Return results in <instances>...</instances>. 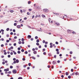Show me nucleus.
<instances>
[{"instance_id":"1","label":"nucleus","mask_w":79,"mask_h":79,"mask_svg":"<svg viewBox=\"0 0 79 79\" xmlns=\"http://www.w3.org/2000/svg\"><path fill=\"white\" fill-rule=\"evenodd\" d=\"M17 72V70L16 69H14L12 70V73L13 74H16Z\"/></svg>"},{"instance_id":"2","label":"nucleus","mask_w":79,"mask_h":79,"mask_svg":"<svg viewBox=\"0 0 79 79\" xmlns=\"http://www.w3.org/2000/svg\"><path fill=\"white\" fill-rule=\"evenodd\" d=\"M43 11L45 12V13H47L48 11V10L47 9H43Z\"/></svg>"},{"instance_id":"3","label":"nucleus","mask_w":79,"mask_h":79,"mask_svg":"<svg viewBox=\"0 0 79 79\" xmlns=\"http://www.w3.org/2000/svg\"><path fill=\"white\" fill-rule=\"evenodd\" d=\"M31 37H32V36H31V35H28L27 36V38L28 39H31Z\"/></svg>"},{"instance_id":"4","label":"nucleus","mask_w":79,"mask_h":79,"mask_svg":"<svg viewBox=\"0 0 79 79\" xmlns=\"http://www.w3.org/2000/svg\"><path fill=\"white\" fill-rule=\"evenodd\" d=\"M4 71H9V69L7 68L6 69H5Z\"/></svg>"},{"instance_id":"5","label":"nucleus","mask_w":79,"mask_h":79,"mask_svg":"<svg viewBox=\"0 0 79 79\" xmlns=\"http://www.w3.org/2000/svg\"><path fill=\"white\" fill-rule=\"evenodd\" d=\"M73 31L71 30H67V32L68 33H71V32H72Z\"/></svg>"},{"instance_id":"6","label":"nucleus","mask_w":79,"mask_h":79,"mask_svg":"<svg viewBox=\"0 0 79 79\" xmlns=\"http://www.w3.org/2000/svg\"><path fill=\"white\" fill-rule=\"evenodd\" d=\"M17 28L18 29H20V28H21V25H18L17 26Z\"/></svg>"},{"instance_id":"7","label":"nucleus","mask_w":79,"mask_h":79,"mask_svg":"<svg viewBox=\"0 0 79 79\" xmlns=\"http://www.w3.org/2000/svg\"><path fill=\"white\" fill-rule=\"evenodd\" d=\"M56 62L55 61V60L53 61H52V64H56Z\"/></svg>"},{"instance_id":"8","label":"nucleus","mask_w":79,"mask_h":79,"mask_svg":"<svg viewBox=\"0 0 79 79\" xmlns=\"http://www.w3.org/2000/svg\"><path fill=\"white\" fill-rule=\"evenodd\" d=\"M55 24H56V26H60V23H56Z\"/></svg>"},{"instance_id":"9","label":"nucleus","mask_w":79,"mask_h":79,"mask_svg":"<svg viewBox=\"0 0 79 79\" xmlns=\"http://www.w3.org/2000/svg\"><path fill=\"white\" fill-rule=\"evenodd\" d=\"M16 63H18L19 62V60L18 59H16Z\"/></svg>"},{"instance_id":"10","label":"nucleus","mask_w":79,"mask_h":79,"mask_svg":"<svg viewBox=\"0 0 79 79\" xmlns=\"http://www.w3.org/2000/svg\"><path fill=\"white\" fill-rule=\"evenodd\" d=\"M75 74L76 76H77L79 74V73H78V72H77L76 73H75Z\"/></svg>"},{"instance_id":"11","label":"nucleus","mask_w":79,"mask_h":79,"mask_svg":"<svg viewBox=\"0 0 79 79\" xmlns=\"http://www.w3.org/2000/svg\"><path fill=\"white\" fill-rule=\"evenodd\" d=\"M33 53H34V54H35H35H37V51H34Z\"/></svg>"},{"instance_id":"12","label":"nucleus","mask_w":79,"mask_h":79,"mask_svg":"<svg viewBox=\"0 0 79 79\" xmlns=\"http://www.w3.org/2000/svg\"><path fill=\"white\" fill-rule=\"evenodd\" d=\"M40 42V40L39 39H37L36 40V42H37V43H39Z\"/></svg>"},{"instance_id":"13","label":"nucleus","mask_w":79,"mask_h":79,"mask_svg":"<svg viewBox=\"0 0 79 79\" xmlns=\"http://www.w3.org/2000/svg\"><path fill=\"white\" fill-rule=\"evenodd\" d=\"M13 52L14 53V55H16V52H15V51H13Z\"/></svg>"},{"instance_id":"14","label":"nucleus","mask_w":79,"mask_h":79,"mask_svg":"<svg viewBox=\"0 0 79 79\" xmlns=\"http://www.w3.org/2000/svg\"><path fill=\"white\" fill-rule=\"evenodd\" d=\"M68 79H71V75H69L68 76Z\"/></svg>"},{"instance_id":"15","label":"nucleus","mask_w":79,"mask_h":79,"mask_svg":"<svg viewBox=\"0 0 79 79\" xmlns=\"http://www.w3.org/2000/svg\"><path fill=\"white\" fill-rule=\"evenodd\" d=\"M17 53L18 54H20V53H21V51H17Z\"/></svg>"},{"instance_id":"16","label":"nucleus","mask_w":79,"mask_h":79,"mask_svg":"<svg viewBox=\"0 0 79 79\" xmlns=\"http://www.w3.org/2000/svg\"><path fill=\"white\" fill-rule=\"evenodd\" d=\"M65 75L66 76H68V75H69V73H68V72H66V73H65Z\"/></svg>"},{"instance_id":"17","label":"nucleus","mask_w":79,"mask_h":79,"mask_svg":"<svg viewBox=\"0 0 79 79\" xmlns=\"http://www.w3.org/2000/svg\"><path fill=\"white\" fill-rule=\"evenodd\" d=\"M14 25L15 26H17V23H15Z\"/></svg>"},{"instance_id":"18","label":"nucleus","mask_w":79,"mask_h":79,"mask_svg":"<svg viewBox=\"0 0 79 79\" xmlns=\"http://www.w3.org/2000/svg\"><path fill=\"white\" fill-rule=\"evenodd\" d=\"M21 52H24V49H22L21 50Z\"/></svg>"},{"instance_id":"19","label":"nucleus","mask_w":79,"mask_h":79,"mask_svg":"<svg viewBox=\"0 0 79 79\" xmlns=\"http://www.w3.org/2000/svg\"><path fill=\"white\" fill-rule=\"evenodd\" d=\"M28 65L29 66H31V63H29L28 64Z\"/></svg>"},{"instance_id":"20","label":"nucleus","mask_w":79,"mask_h":79,"mask_svg":"<svg viewBox=\"0 0 79 79\" xmlns=\"http://www.w3.org/2000/svg\"><path fill=\"white\" fill-rule=\"evenodd\" d=\"M10 69H12V68H13V67L12 65H10Z\"/></svg>"},{"instance_id":"21","label":"nucleus","mask_w":79,"mask_h":79,"mask_svg":"<svg viewBox=\"0 0 79 79\" xmlns=\"http://www.w3.org/2000/svg\"><path fill=\"white\" fill-rule=\"evenodd\" d=\"M42 16L43 18H45V15H42Z\"/></svg>"},{"instance_id":"22","label":"nucleus","mask_w":79,"mask_h":79,"mask_svg":"<svg viewBox=\"0 0 79 79\" xmlns=\"http://www.w3.org/2000/svg\"><path fill=\"white\" fill-rule=\"evenodd\" d=\"M10 30V28H7L6 29V31H8Z\"/></svg>"},{"instance_id":"23","label":"nucleus","mask_w":79,"mask_h":79,"mask_svg":"<svg viewBox=\"0 0 79 79\" xmlns=\"http://www.w3.org/2000/svg\"><path fill=\"white\" fill-rule=\"evenodd\" d=\"M23 71H24V72H26V69H24L23 71H22V73H23Z\"/></svg>"},{"instance_id":"24","label":"nucleus","mask_w":79,"mask_h":79,"mask_svg":"<svg viewBox=\"0 0 79 79\" xmlns=\"http://www.w3.org/2000/svg\"><path fill=\"white\" fill-rule=\"evenodd\" d=\"M10 13H13L14 12V10H10Z\"/></svg>"},{"instance_id":"25","label":"nucleus","mask_w":79,"mask_h":79,"mask_svg":"<svg viewBox=\"0 0 79 79\" xmlns=\"http://www.w3.org/2000/svg\"><path fill=\"white\" fill-rule=\"evenodd\" d=\"M32 59H33V60H35V57H34V56H32Z\"/></svg>"},{"instance_id":"26","label":"nucleus","mask_w":79,"mask_h":79,"mask_svg":"<svg viewBox=\"0 0 79 79\" xmlns=\"http://www.w3.org/2000/svg\"><path fill=\"white\" fill-rule=\"evenodd\" d=\"M27 15H31V13H29V12H27Z\"/></svg>"},{"instance_id":"27","label":"nucleus","mask_w":79,"mask_h":79,"mask_svg":"<svg viewBox=\"0 0 79 79\" xmlns=\"http://www.w3.org/2000/svg\"><path fill=\"white\" fill-rule=\"evenodd\" d=\"M28 4H31V2L30 1H28Z\"/></svg>"},{"instance_id":"28","label":"nucleus","mask_w":79,"mask_h":79,"mask_svg":"<svg viewBox=\"0 0 79 79\" xmlns=\"http://www.w3.org/2000/svg\"><path fill=\"white\" fill-rule=\"evenodd\" d=\"M56 52H59V49H58V48L56 49Z\"/></svg>"},{"instance_id":"29","label":"nucleus","mask_w":79,"mask_h":79,"mask_svg":"<svg viewBox=\"0 0 79 79\" xmlns=\"http://www.w3.org/2000/svg\"><path fill=\"white\" fill-rule=\"evenodd\" d=\"M24 41V38H22L21 39V41L22 42H23Z\"/></svg>"},{"instance_id":"30","label":"nucleus","mask_w":79,"mask_h":79,"mask_svg":"<svg viewBox=\"0 0 79 79\" xmlns=\"http://www.w3.org/2000/svg\"><path fill=\"white\" fill-rule=\"evenodd\" d=\"M21 41H19L18 42V44H21Z\"/></svg>"},{"instance_id":"31","label":"nucleus","mask_w":79,"mask_h":79,"mask_svg":"<svg viewBox=\"0 0 79 79\" xmlns=\"http://www.w3.org/2000/svg\"><path fill=\"white\" fill-rule=\"evenodd\" d=\"M48 55L49 56H52V54H48Z\"/></svg>"},{"instance_id":"32","label":"nucleus","mask_w":79,"mask_h":79,"mask_svg":"<svg viewBox=\"0 0 79 79\" xmlns=\"http://www.w3.org/2000/svg\"><path fill=\"white\" fill-rule=\"evenodd\" d=\"M13 32H16V30H15V29H13Z\"/></svg>"},{"instance_id":"33","label":"nucleus","mask_w":79,"mask_h":79,"mask_svg":"<svg viewBox=\"0 0 79 79\" xmlns=\"http://www.w3.org/2000/svg\"><path fill=\"white\" fill-rule=\"evenodd\" d=\"M18 79H23L22 77H18Z\"/></svg>"},{"instance_id":"34","label":"nucleus","mask_w":79,"mask_h":79,"mask_svg":"<svg viewBox=\"0 0 79 79\" xmlns=\"http://www.w3.org/2000/svg\"><path fill=\"white\" fill-rule=\"evenodd\" d=\"M22 60L23 61H25V60H26V59L24 58H22Z\"/></svg>"},{"instance_id":"35","label":"nucleus","mask_w":79,"mask_h":79,"mask_svg":"<svg viewBox=\"0 0 79 79\" xmlns=\"http://www.w3.org/2000/svg\"><path fill=\"white\" fill-rule=\"evenodd\" d=\"M1 47H4V45L3 44H2L1 45Z\"/></svg>"},{"instance_id":"36","label":"nucleus","mask_w":79,"mask_h":79,"mask_svg":"<svg viewBox=\"0 0 79 79\" xmlns=\"http://www.w3.org/2000/svg\"><path fill=\"white\" fill-rule=\"evenodd\" d=\"M35 39H38V36H35Z\"/></svg>"},{"instance_id":"37","label":"nucleus","mask_w":79,"mask_h":79,"mask_svg":"<svg viewBox=\"0 0 79 79\" xmlns=\"http://www.w3.org/2000/svg\"><path fill=\"white\" fill-rule=\"evenodd\" d=\"M18 50H21V48L19 47L17 48Z\"/></svg>"},{"instance_id":"38","label":"nucleus","mask_w":79,"mask_h":79,"mask_svg":"<svg viewBox=\"0 0 79 79\" xmlns=\"http://www.w3.org/2000/svg\"><path fill=\"white\" fill-rule=\"evenodd\" d=\"M25 54H27V53H28V52H27V51H26L25 52Z\"/></svg>"},{"instance_id":"39","label":"nucleus","mask_w":79,"mask_h":79,"mask_svg":"<svg viewBox=\"0 0 79 79\" xmlns=\"http://www.w3.org/2000/svg\"><path fill=\"white\" fill-rule=\"evenodd\" d=\"M38 47L39 48H42V46L41 45H40Z\"/></svg>"},{"instance_id":"40","label":"nucleus","mask_w":79,"mask_h":79,"mask_svg":"<svg viewBox=\"0 0 79 79\" xmlns=\"http://www.w3.org/2000/svg\"><path fill=\"white\" fill-rule=\"evenodd\" d=\"M7 57H8V58H10V57H11V55H8L7 56Z\"/></svg>"},{"instance_id":"41","label":"nucleus","mask_w":79,"mask_h":79,"mask_svg":"<svg viewBox=\"0 0 79 79\" xmlns=\"http://www.w3.org/2000/svg\"><path fill=\"white\" fill-rule=\"evenodd\" d=\"M55 44H56V45H58L59 43H58V42L57 41H56V42H55Z\"/></svg>"},{"instance_id":"42","label":"nucleus","mask_w":79,"mask_h":79,"mask_svg":"<svg viewBox=\"0 0 79 79\" xmlns=\"http://www.w3.org/2000/svg\"><path fill=\"white\" fill-rule=\"evenodd\" d=\"M0 74H1V75H2V76H3L4 74L3 73L1 72L0 73Z\"/></svg>"},{"instance_id":"43","label":"nucleus","mask_w":79,"mask_h":79,"mask_svg":"<svg viewBox=\"0 0 79 79\" xmlns=\"http://www.w3.org/2000/svg\"><path fill=\"white\" fill-rule=\"evenodd\" d=\"M36 45H37V46H39V45L40 44H39V43H36Z\"/></svg>"},{"instance_id":"44","label":"nucleus","mask_w":79,"mask_h":79,"mask_svg":"<svg viewBox=\"0 0 79 79\" xmlns=\"http://www.w3.org/2000/svg\"><path fill=\"white\" fill-rule=\"evenodd\" d=\"M10 42V40H6V42H7V43H8V42Z\"/></svg>"},{"instance_id":"45","label":"nucleus","mask_w":79,"mask_h":79,"mask_svg":"<svg viewBox=\"0 0 79 79\" xmlns=\"http://www.w3.org/2000/svg\"><path fill=\"white\" fill-rule=\"evenodd\" d=\"M4 55H6L7 54V53L6 52H5L4 53Z\"/></svg>"},{"instance_id":"46","label":"nucleus","mask_w":79,"mask_h":79,"mask_svg":"<svg viewBox=\"0 0 79 79\" xmlns=\"http://www.w3.org/2000/svg\"><path fill=\"white\" fill-rule=\"evenodd\" d=\"M28 10H29V12L31 11H32V9H28Z\"/></svg>"},{"instance_id":"47","label":"nucleus","mask_w":79,"mask_h":79,"mask_svg":"<svg viewBox=\"0 0 79 79\" xmlns=\"http://www.w3.org/2000/svg\"><path fill=\"white\" fill-rule=\"evenodd\" d=\"M20 12L21 13H23V10L21 9L20 10Z\"/></svg>"},{"instance_id":"48","label":"nucleus","mask_w":79,"mask_h":79,"mask_svg":"<svg viewBox=\"0 0 79 79\" xmlns=\"http://www.w3.org/2000/svg\"><path fill=\"white\" fill-rule=\"evenodd\" d=\"M17 36H15L14 37V39H17Z\"/></svg>"},{"instance_id":"49","label":"nucleus","mask_w":79,"mask_h":79,"mask_svg":"<svg viewBox=\"0 0 79 79\" xmlns=\"http://www.w3.org/2000/svg\"><path fill=\"white\" fill-rule=\"evenodd\" d=\"M54 58H56V55H55L54 56Z\"/></svg>"},{"instance_id":"50","label":"nucleus","mask_w":79,"mask_h":79,"mask_svg":"<svg viewBox=\"0 0 79 79\" xmlns=\"http://www.w3.org/2000/svg\"><path fill=\"white\" fill-rule=\"evenodd\" d=\"M34 17H35V16L34 15H32V19H34Z\"/></svg>"},{"instance_id":"51","label":"nucleus","mask_w":79,"mask_h":79,"mask_svg":"<svg viewBox=\"0 0 79 79\" xmlns=\"http://www.w3.org/2000/svg\"><path fill=\"white\" fill-rule=\"evenodd\" d=\"M27 70H29V69H30V67H27Z\"/></svg>"},{"instance_id":"52","label":"nucleus","mask_w":79,"mask_h":79,"mask_svg":"<svg viewBox=\"0 0 79 79\" xmlns=\"http://www.w3.org/2000/svg\"><path fill=\"white\" fill-rule=\"evenodd\" d=\"M57 63H60V60H57Z\"/></svg>"},{"instance_id":"53","label":"nucleus","mask_w":79,"mask_h":79,"mask_svg":"<svg viewBox=\"0 0 79 79\" xmlns=\"http://www.w3.org/2000/svg\"><path fill=\"white\" fill-rule=\"evenodd\" d=\"M1 40H2V41H4V39L2 38L1 39Z\"/></svg>"},{"instance_id":"54","label":"nucleus","mask_w":79,"mask_h":79,"mask_svg":"<svg viewBox=\"0 0 79 79\" xmlns=\"http://www.w3.org/2000/svg\"><path fill=\"white\" fill-rule=\"evenodd\" d=\"M74 69H71V72H73Z\"/></svg>"},{"instance_id":"55","label":"nucleus","mask_w":79,"mask_h":79,"mask_svg":"<svg viewBox=\"0 0 79 79\" xmlns=\"http://www.w3.org/2000/svg\"><path fill=\"white\" fill-rule=\"evenodd\" d=\"M43 52H45V48H43L42 50Z\"/></svg>"},{"instance_id":"56","label":"nucleus","mask_w":79,"mask_h":79,"mask_svg":"<svg viewBox=\"0 0 79 79\" xmlns=\"http://www.w3.org/2000/svg\"><path fill=\"white\" fill-rule=\"evenodd\" d=\"M14 46H16V43H15L14 44Z\"/></svg>"},{"instance_id":"57","label":"nucleus","mask_w":79,"mask_h":79,"mask_svg":"<svg viewBox=\"0 0 79 79\" xmlns=\"http://www.w3.org/2000/svg\"><path fill=\"white\" fill-rule=\"evenodd\" d=\"M72 34H76V32H75V31H73V32H72Z\"/></svg>"},{"instance_id":"58","label":"nucleus","mask_w":79,"mask_h":79,"mask_svg":"<svg viewBox=\"0 0 79 79\" xmlns=\"http://www.w3.org/2000/svg\"><path fill=\"white\" fill-rule=\"evenodd\" d=\"M70 54H71V55H72V54H73V52L70 51Z\"/></svg>"},{"instance_id":"59","label":"nucleus","mask_w":79,"mask_h":79,"mask_svg":"<svg viewBox=\"0 0 79 79\" xmlns=\"http://www.w3.org/2000/svg\"><path fill=\"white\" fill-rule=\"evenodd\" d=\"M32 51H35V48H33L32 49Z\"/></svg>"},{"instance_id":"60","label":"nucleus","mask_w":79,"mask_h":79,"mask_svg":"<svg viewBox=\"0 0 79 79\" xmlns=\"http://www.w3.org/2000/svg\"><path fill=\"white\" fill-rule=\"evenodd\" d=\"M46 53H47L45 52H43V55H46Z\"/></svg>"},{"instance_id":"61","label":"nucleus","mask_w":79,"mask_h":79,"mask_svg":"<svg viewBox=\"0 0 79 79\" xmlns=\"http://www.w3.org/2000/svg\"><path fill=\"white\" fill-rule=\"evenodd\" d=\"M11 71H9L8 72V74H11Z\"/></svg>"},{"instance_id":"62","label":"nucleus","mask_w":79,"mask_h":79,"mask_svg":"<svg viewBox=\"0 0 79 79\" xmlns=\"http://www.w3.org/2000/svg\"><path fill=\"white\" fill-rule=\"evenodd\" d=\"M1 32H4V30L2 29H1Z\"/></svg>"},{"instance_id":"63","label":"nucleus","mask_w":79,"mask_h":79,"mask_svg":"<svg viewBox=\"0 0 79 79\" xmlns=\"http://www.w3.org/2000/svg\"><path fill=\"white\" fill-rule=\"evenodd\" d=\"M10 35H13V32H11L10 33Z\"/></svg>"},{"instance_id":"64","label":"nucleus","mask_w":79,"mask_h":79,"mask_svg":"<svg viewBox=\"0 0 79 79\" xmlns=\"http://www.w3.org/2000/svg\"><path fill=\"white\" fill-rule=\"evenodd\" d=\"M10 49H13V46L10 47Z\"/></svg>"}]
</instances>
